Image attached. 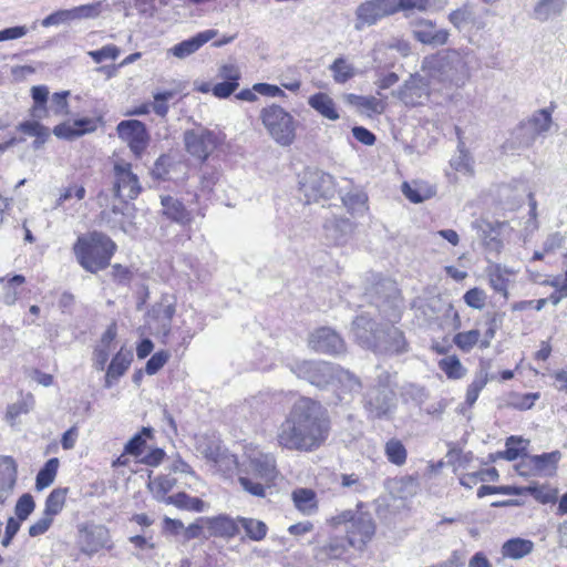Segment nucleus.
I'll list each match as a JSON object with an SVG mask.
<instances>
[{
  "mask_svg": "<svg viewBox=\"0 0 567 567\" xmlns=\"http://www.w3.org/2000/svg\"><path fill=\"white\" fill-rule=\"evenodd\" d=\"M327 410L310 398H300L277 427L276 441L288 451L313 452L324 444L330 433Z\"/></svg>",
  "mask_w": 567,
  "mask_h": 567,
  "instance_id": "f257e3e1",
  "label": "nucleus"
},
{
  "mask_svg": "<svg viewBox=\"0 0 567 567\" xmlns=\"http://www.w3.org/2000/svg\"><path fill=\"white\" fill-rule=\"evenodd\" d=\"M470 53L468 49L440 51L423 60V70L432 79L455 86H462L470 76Z\"/></svg>",
  "mask_w": 567,
  "mask_h": 567,
  "instance_id": "f03ea898",
  "label": "nucleus"
},
{
  "mask_svg": "<svg viewBox=\"0 0 567 567\" xmlns=\"http://www.w3.org/2000/svg\"><path fill=\"white\" fill-rule=\"evenodd\" d=\"M116 244L101 231H91L78 237L73 254L79 265L87 272L96 274L110 266Z\"/></svg>",
  "mask_w": 567,
  "mask_h": 567,
  "instance_id": "7ed1b4c3",
  "label": "nucleus"
},
{
  "mask_svg": "<svg viewBox=\"0 0 567 567\" xmlns=\"http://www.w3.org/2000/svg\"><path fill=\"white\" fill-rule=\"evenodd\" d=\"M362 503L355 509H347L331 518L334 526H343L348 545L362 550L375 534L377 525L369 512H363Z\"/></svg>",
  "mask_w": 567,
  "mask_h": 567,
  "instance_id": "20e7f679",
  "label": "nucleus"
},
{
  "mask_svg": "<svg viewBox=\"0 0 567 567\" xmlns=\"http://www.w3.org/2000/svg\"><path fill=\"white\" fill-rule=\"evenodd\" d=\"M363 406L372 419H389L396 409V394L391 374L382 370L364 396Z\"/></svg>",
  "mask_w": 567,
  "mask_h": 567,
  "instance_id": "39448f33",
  "label": "nucleus"
},
{
  "mask_svg": "<svg viewBox=\"0 0 567 567\" xmlns=\"http://www.w3.org/2000/svg\"><path fill=\"white\" fill-rule=\"evenodd\" d=\"M259 118L269 136L280 146L293 144L298 123L284 107L271 104L261 109Z\"/></svg>",
  "mask_w": 567,
  "mask_h": 567,
  "instance_id": "423d86ee",
  "label": "nucleus"
},
{
  "mask_svg": "<svg viewBox=\"0 0 567 567\" xmlns=\"http://www.w3.org/2000/svg\"><path fill=\"white\" fill-rule=\"evenodd\" d=\"M299 185L307 204L330 198L334 193L333 177L319 169L307 171Z\"/></svg>",
  "mask_w": 567,
  "mask_h": 567,
  "instance_id": "0eeeda50",
  "label": "nucleus"
},
{
  "mask_svg": "<svg viewBox=\"0 0 567 567\" xmlns=\"http://www.w3.org/2000/svg\"><path fill=\"white\" fill-rule=\"evenodd\" d=\"M290 370L299 379L323 388L334 381L336 365L326 361H296L290 364Z\"/></svg>",
  "mask_w": 567,
  "mask_h": 567,
  "instance_id": "6e6552de",
  "label": "nucleus"
},
{
  "mask_svg": "<svg viewBox=\"0 0 567 567\" xmlns=\"http://www.w3.org/2000/svg\"><path fill=\"white\" fill-rule=\"evenodd\" d=\"M113 194L126 202L137 198L142 190L138 177L132 172L130 163H116L113 168Z\"/></svg>",
  "mask_w": 567,
  "mask_h": 567,
  "instance_id": "1a4fd4ad",
  "label": "nucleus"
},
{
  "mask_svg": "<svg viewBox=\"0 0 567 567\" xmlns=\"http://www.w3.org/2000/svg\"><path fill=\"white\" fill-rule=\"evenodd\" d=\"M219 143L215 132L204 127L186 131L184 133V144L186 151L200 161H205L216 150Z\"/></svg>",
  "mask_w": 567,
  "mask_h": 567,
  "instance_id": "9d476101",
  "label": "nucleus"
},
{
  "mask_svg": "<svg viewBox=\"0 0 567 567\" xmlns=\"http://www.w3.org/2000/svg\"><path fill=\"white\" fill-rule=\"evenodd\" d=\"M78 545L81 553L93 556L99 550L113 547L109 529L103 525L87 524L79 527Z\"/></svg>",
  "mask_w": 567,
  "mask_h": 567,
  "instance_id": "9b49d317",
  "label": "nucleus"
},
{
  "mask_svg": "<svg viewBox=\"0 0 567 567\" xmlns=\"http://www.w3.org/2000/svg\"><path fill=\"white\" fill-rule=\"evenodd\" d=\"M175 311V305L167 300L154 305L147 315L148 333L159 338L163 343H166L171 333L172 319Z\"/></svg>",
  "mask_w": 567,
  "mask_h": 567,
  "instance_id": "f8f14e48",
  "label": "nucleus"
},
{
  "mask_svg": "<svg viewBox=\"0 0 567 567\" xmlns=\"http://www.w3.org/2000/svg\"><path fill=\"white\" fill-rule=\"evenodd\" d=\"M393 0H368L361 3L355 11V30L375 24L379 20L394 14Z\"/></svg>",
  "mask_w": 567,
  "mask_h": 567,
  "instance_id": "ddd939ff",
  "label": "nucleus"
},
{
  "mask_svg": "<svg viewBox=\"0 0 567 567\" xmlns=\"http://www.w3.org/2000/svg\"><path fill=\"white\" fill-rule=\"evenodd\" d=\"M409 344L404 333L392 324H384L379 331L373 350L385 355L401 354L408 351Z\"/></svg>",
  "mask_w": 567,
  "mask_h": 567,
  "instance_id": "4468645a",
  "label": "nucleus"
},
{
  "mask_svg": "<svg viewBox=\"0 0 567 567\" xmlns=\"http://www.w3.org/2000/svg\"><path fill=\"white\" fill-rule=\"evenodd\" d=\"M118 136L125 141L131 151L140 156L148 143V134L144 123L137 120H125L117 124Z\"/></svg>",
  "mask_w": 567,
  "mask_h": 567,
  "instance_id": "2eb2a0df",
  "label": "nucleus"
},
{
  "mask_svg": "<svg viewBox=\"0 0 567 567\" xmlns=\"http://www.w3.org/2000/svg\"><path fill=\"white\" fill-rule=\"evenodd\" d=\"M410 25L414 39L422 44L441 47L449 41V30L436 28L435 23L431 20L413 19L410 21Z\"/></svg>",
  "mask_w": 567,
  "mask_h": 567,
  "instance_id": "dca6fc26",
  "label": "nucleus"
},
{
  "mask_svg": "<svg viewBox=\"0 0 567 567\" xmlns=\"http://www.w3.org/2000/svg\"><path fill=\"white\" fill-rule=\"evenodd\" d=\"M309 347L316 352L324 354H340L346 350L343 339L332 329L322 327L309 337Z\"/></svg>",
  "mask_w": 567,
  "mask_h": 567,
  "instance_id": "f3484780",
  "label": "nucleus"
},
{
  "mask_svg": "<svg viewBox=\"0 0 567 567\" xmlns=\"http://www.w3.org/2000/svg\"><path fill=\"white\" fill-rule=\"evenodd\" d=\"M399 99L408 106H416L429 97V84L420 75H411L398 92Z\"/></svg>",
  "mask_w": 567,
  "mask_h": 567,
  "instance_id": "a211bd4d",
  "label": "nucleus"
},
{
  "mask_svg": "<svg viewBox=\"0 0 567 567\" xmlns=\"http://www.w3.org/2000/svg\"><path fill=\"white\" fill-rule=\"evenodd\" d=\"M381 327L370 317L360 315L352 322V333L359 344L365 349L373 350Z\"/></svg>",
  "mask_w": 567,
  "mask_h": 567,
  "instance_id": "6ab92c4d",
  "label": "nucleus"
},
{
  "mask_svg": "<svg viewBox=\"0 0 567 567\" xmlns=\"http://www.w3.org/2000/svg\"><path fill=\"white\" fill-rule=\"evenodd\" d=\"M18 480V465L13 457H0V505L12 496Z\"/></svg>",
  "mask_w": 567,
  "mask_h": 567,
  "instance_id": "aec40b11",
  "label": "nucleus"
},
{
  "mask_svg": "<svg viewBox=\"0 0 567 567\" xmlns=\"http://www.w3.org/2000/svg\"><path fill=\"white\" fill-rule=\"evenodd\" d=\"M218 34L215 29H208L198 32L194 37L186 39L169 49V53L178 59H185L197 52L204 44L213 40Z\"/></svg>",
  "mask_w": 567,
  "mask_h": 567,
  "instance_id": "412c9836",
  "label": "nucleus"
},
{
  "mask_svg": "<svg viewBox=\"0 0 567 567\" xmlns=\"http://www.w3.org/2000/svg\"><path fill=\"white\" fill-rule=\"evenodd\" d=\"M162 214L178 225L185 226L193 220L192 213L185 207L184 203L177 197L171 195H161Z\"/></svg>",
  "mask_w": 567,
  "mask_h": 567,
  "instance_id": "4be33fe9",
  "label": "nucleus"
},
{
  "mask_svg": "<svg viewBox=\"0 0 567 567\" xmlns=\"http://www.w3.org/2000/svg\"><path fill=\"white\" fill-rule=\"evenodd\" d=\"M133 361L131 350L123 348L112 358L105 374L104 388L110 389L121 377L125 374Z\"/></svg>",
  "mask_w": 567,
  "mask_h": 567,
  "instance_id": "5701e85b",
  "label": "nucleus"
},
{
  "mask_svg": "<svg viewBox=\"0 0 567 567\" xmlns=\"http://www.w3.org/2000/svg\"><path fill=\"white\" fill-rule=\"evenodd\" d=\"M249 472L266 484L272 482L277 475L275 457L271 454L258 453L250 458Z\"/></svg>",
  "mask_w": 567,
  "mask_h": 567,
  "instance_id": "b1692460",
  "label": "nucleus"
},
{
  "mask_svg": "<svg viewBox=\"0 0 567 567\" xmlns=\"http://www.w3.org/2000/svg\"><path fill=\"white\" fill-rule=\"evenodd\" d=\"M566 9L567 0H536L530 17L544 23L560 17Z\"/></svg>",
  "mask_w": 567,
  "mask_h": 567,
  "instance_id": "393cba45",
  "label": "nucleus"
},
{
  "mask_svg": "<svg viewBox=\"0 0 567 567\" xmlns=\"http://www.w3.org/2000/svg\"><path fill=\"white\" fill-rule=\"evenodd\" d=\"M534 547L535 545L530 539L513 537L502 545L501 553L504 558L518 560L532 554Z\"/></svg>",
  "mask_w": 567,
  "mask_h": 567,
  "instance_id": "a878e982",
  "label": "nucleus"
},
{
  "mask_svg": "<svg viewBox=\"0 0 567 567\" xmlns=\"http://www.w3.org/2000/svg\"><path fill=\"white\" fill-rule=\"evenodd\" d=\"M308 104L327 120L337 121L340 117L333 99L327 93L318 92L312 94L308 99Z\"/></svg>",
  "mask_w": 567,
  "mask_h": 567,
  "instance_id": "bb28decb",
  "label": "nucleus"
},
{
  "mask_svg": "<svg viewBox=\"0 0 567 567\" xmlns=\"http://www.w3.org/2000/svg\"><path fill=\"white\" fill-rule=\"evenodd\" d=\"M328 69L337 84H344L357 75V69L343 55L336 58Z\"/></svg>",
  "mask_w": 567,
  "mask_h": 567,
  "instance_id": "cd10ccee",
  "label": "nucleus"
},
{
  "mask_svg": "<svg viewBox=\"0 0 567 567\" xmlns=\"http://www.w3.org/2000/svg\"><path fill=\"white\" fill-rule=\"evenodd\" d=\"M560 458L561 453L553 451L540 455H532L529 462L534 463V473L536 475H551L556 471Z\"/></svg>",
  "mask_w": 567,
  "mask_h": 567,
  "instance_id": "c85d7f7f",
  "label": "nucleus"
},
{
  "mask_svg": "<svg viewBox=\"0 0 567 567\" xmlns=\"http://www.w3.org/2000/svg\"><path fill=\"white\" fill-rule=\"evenodd\" d=\"M49 87L45 85H35L31 87V97L33 100V106L30 111V115L33 118L42 120L49 115L48 101H49Z\"/></svg>",
  "mask_w": 567,
  "mask_h": 567,
  "instance_id": "c756f323",
  "label": "nucleus"
},
{
  "mask_svg": "<svg viewBox=\"0 0 567 567\" xmlns=\"http://www.w3.org/2000/svg\"><path fill=\"white\" fill-rule=\"evenodd\" d=\"M206 520L213 536L234 537L238 533L237 523L227 516L220 515Z\"/></svg>",
  "mask_w": 567,
  "mask_h": 567,
  "instance_id": "7c9ffc66",
  "label": "nucleus"
},
{
  "mask_svg": "<svg viewBox=\"0 0 567 567\" xmlns=\"http://www.w3.org/2000/svg\"><path fill=\"white\" fill-rule=\"evenodd\" d=\"M344 101L349 105L355 106L361 111H365L368 113L381 114L384 111V105L382 101L378 100L374 96H362L353 93H348L344 95Z\"/></svg>",
  "mask_w": 567,
  "mask_h": 567,
  "instance_id": "2f4dec72",
  "label": "nucleus"
},
{
  "mask_svg": "<svg viewBox=\"0 0 567 567\" xmlns=\"http://www.w3.org/2000/svg\"><path fill=\"white\" fill-rule=\"evenodd\" d=\"M164 502L166 504L174 505L177 508L196 513H202L205 509V503L200 498L189 496L185 492L169 495L164 499Z\"/></svg>",
  "mask_w": 567,
  "mask_h": 567,
  "instance_id": "473e14b6",
  "label": "nucleus"
},
{
  "mask_svg": "<svg viewBox=\"0 0 567 567\" xmlns=\"http://www.w3.org/2000/svg\"><path fill=\"white\" fill-rule=\"evenodd\" d=\"M296 507L303 514H312L317 508L316 493L309 488H298L292 493Z\"/></svg>",
  "mask_w": 567,
  "mask_h": 567,
  "instance_id": "72a5a7b5",
  "label": "nucleus"
},
{
  "mask_svg": "<svg viewBox=\"0 0 567 567\" xmlns=\"http://www.w3.org/2000/svg\"><path fill=\"white\" fill-rule=\"evenodd\" d=\"M59 468V460L56 457H52L45 462L43 467L39 471L35 477V487L41 491L48 486H50L56 476Z\"/></svg>",
  "mask_w": 567,
  "mask_h": 567,
  "instance_id": "f704fd0d",
  "label": "nucleus"
},
{
  "mask_svg": "<svg viewBox=\"0 0 567 567\" xmlns=\"http://www.w3.org/2000/svg\"><path fill=\"white\" fill-rule=\"evenodd\" d=\"M402 193L410 202L415 204L422 203L434 195L431 187L417 183L409 184L408 182L402 184Z\"/></svg>",
  "mask_w": 567,
  "mask_h": 567,
  "instance_id": "c9c22d12",
  "label": "nucleus"
},
{
  "mask_svg": "<svg viewBox=\"0 0 567 567\" xmlns=\"http://www.w3.org/2000/svg\"><path fill=\"white\" fill-rule=\"evenodd\" d=\"M524 491H527L530 494L536 495L537 488L533 487V486L523 488V487L509 486V485H505V486L482 485L477 489V497L482 498V497H484L486 495H491V494H503V495L518 496V495H522L524 493Z\"/></svg>",
  "mask_w": 567,
  "mask_h": 567,
  "instance_id": "e433bc0d",
  "label": "nucleus"
},
{
  "mask_svg": "<svg viewBox=\"0 0 567 567\" xmlns=\"http://www.w3.org/2000/svg\"><path fill=\"white\" fill-rule=\"evenodd\" d=\"M384 454L388 461L401 466L406 462L408 451L404 444L398 439H390L384 446Z\"/></svg>",
  "mask_w": 567,
  "mask_h": 567,
  "instance_id": "4c0bfd02",
  "label": "nucleus"
},
{
  "mask_svg": "<svg viewBox=\"0 0 567 567\" xmlns=\"http://www.w3.org/2000/svg\"><path fill=\"white\" fill-rule=\"evenodd\" d=\"M439 368L452 380L462 379L466 374V369L455 354L441 359L439 361Z\"/></svg>",
  "mask_w": 567,
  "mask_h": 567,
  "instance_id": "58836bf2",
  "label": "nucleus"
},
{
  "mask_svg": "<svg viewBox=\"0 0 567 567\" xmlns=\"http://www.w3.org/2000/svg\"><path fill=\"white\" fill-rule=\"evenodd\" d=\"M153 435L152 427H143L138 433L128 440L124 446V452L128 455L140 456L146 444V439H151Z\"/></svg>",
  "mask_w": 567,
  "mask_h": 567,
  "instance_id": "ea45409f",
  "label": "nucleus"
},
{
  "mask_svg": "<svg viewBox=\"0 0 567 567\" xmlns=\"http://www.w3.org/2000/svg\"><path fill=\"white\" fill-rule=\"evenodd\" d=\"M68 491L66 487L54 488L45 499L44 513L52 517L58 515L63 509Z\"/></svg>",
  "mask_w": 567,
  "mask_h": 567,
  "instance_id": "a19ab883",
  "label": "nucleus"
},
{
  "mask_svg": "<svg viewBox=\"0 0 567 567\" xmlns=\"http://www.w3.org/2000/svg\"><path fill=\"white\" fill-rule=\"evenodd\" d=\"M238 522L250 539L259 542L266 537L268 527L264 522L245 517L238 518Z\"/></svg>",
  "mask_w": 567,
  "mask_h": 567,
  "instance_id": "79ce46f5",
  "label": "nucleus"
},
{
  "mask_svg": "<svg viewBox=\"0 0 567 567\" xmlns=\"http://www.w3.org/2000/svg\"><path fill=\"white\" fill-rule=\"evenodd\" d=\"M481 332L477 329L454 334L453 343L463 352H470L476 344L480 346Z\"/></svg>",
  "mask_w": 567,
  "mask_h": 567,
  "instance_id": "37998d69",
  "label": "nucleus"
},
{
  "mask_svg": "<svg viewBox=\"0 0 567 567\" xmlns=\"http://www.w3.org/2000/svg\"><path fill=\"white\" fill-rule=\"evenodd\" d=\"M505 274H509L501 265L494 266L489 272V285L494 291L501 293L505 299L508 298L507 284L508 279Z\"/></svg>",
  "mask_w": 567,
  "mask_h": 567,
  "instance_id": "c03bdc74",
  "label": "nucleus"
},
{
  "mask_svg": "<svg viewBox=\"0 0 567 567\" xmlns=\"http://www.w3.org/2000/svg\"><path fill=\"white\" fill-rule=\"evenodd\" d=\"M522 443H524V440L522 437H517L514 435L507 437L505 443V451L497 452L496 456L507 461H515L518 457H523V455H525V446L519 447Z\"/></svg>",
  "mask_w": 567,
  "mask_h": 567,
  "instance_id": "a18cd8bd",
  "label": "nucleus"
},
{
  "mask_svg": "<svg viewBox=\"0 0 567 567\" xmlns=\"http://www.w3.org/2000/svg\"><path fill=\"white\" fill-rule=\"evenodd\" d=\"M69 12L71 21L82 19H94L97 18L102 12V2L99 1L74 7L72 9H69Z\"/></svg>",
  "mask_w": 567,
  "mask_h": 567,
  "instance_id": "49530a36",
  "label": "nucleus"
},
{
  "mask_svg": "<svg viewBox=\"0 0 567 567\" xmlns=\"http://www.w3.org/2000/svg\"><path fill=\"white\" fill-rule=\"evenodd\" d=\"M551 122L550 112L546 109H542L529 118L528 124L536 135H540L550 130Z\"/></svg>",
  "mask_w": 567,
  "mask_h": 567,
  "instance_id": "de8ad7c7",
  "label": "nucleus"
},
{
  "mask_svg": "<svg viewBox=\"0 0 567 567\" xmlns=\"http://www.w3.org/2000/svg\"><path fill=\"white\" fill-rule=\"evenodd\" d=\"M449 21L458 30L462 31L467 24L474 22V12L467 6L452 11L449 14Z\"/></svg>",
  "mask_w": 567,
  "mask_h": 567,
  "instance_id": "09e8293b",
  "label": "nucleus"
},
{
  "mask_svg": "<svg viewBox=\"0 0 567 567\" xmlns=\"http://www.w3.org/2000/svg\"><path fill=\"white\" fill-rule=\"evenodd\" d=\"M458 154L451 159V166L463 173L472 172V157L465 150L464 143L460 142L457 146Z\"/></svg>",
  "mask_w": 567,
  "mask_h": 567,
  "instance_id": "8fccbe9b",
  "label": "nucleus"
},
{
  "mask_svg": "<svg viewBox=\"0 0 567 567\" xmlns=\"http://www.w3.org/2000/svg\"><path fill=\"white\" fill-rule=\"evenodd\" d=\"M35 503L30 493L22 494L16 503L14 514L20 520H25L34 511Z\"/></svg>",
  "mask_w": 567,
  "mask_h": 567,
  "instance_id": "3c124183",
  "label": "nucleus"
},
{
  "mask_svg": "<svg viewBox=\"0 0 567 567\" xmlns=\"http://www.w3.org/2000/svg\"><path fill=\"white\" fill-rule=\"evenodd\" d=\"M25 278L22 275L12 276L4 286L3 302L8 306L13 305L18 300V291L16 288L24 284Z\"/></svg>",
  "mask_w": 567,
  "mask_h": 567,
  "instance_id": "603ef678",
  "label": "nucleus"
},
{
  "mask_svg": "<svg viewBox=\"0 0 567 567\" xmlns=\"http://www.w3.org/2000/svg\"><path fill=\"white\" fill-rule=\"evenodd\" d=\"M69 91L55 92L50 99V106L48 107L55 115H65L69 112L68 96Z\"/></svg>",
  "mask_w": 567,
  "mask_h": 567,
  "instance_id": "864d4df0",
  "label": "nucleus"
},
{
  "mask_svg": "<svg viewBox=\"0 0 567 567\" xmlns=\"http://www.w3.org/2000/svg\"><path fill=\"white\" fill-rule=\"evenodd\" d=\"M169 352L165 350H161L155 352L146 362L145 372L148 375L156 374L168 361Z\"/></svg>",
  "mask_w": 567,
  "mask_h": 567,
  "instance_id": "5fc2aeb1",
  "label": "nucleus"
},
{
  "mask_svg": "<svg viewBox=\"0 0 567 567\" xmlns=\"http://www.w3.org/2000/svg\"><path fill=\"white\" fill-rule=\"evenodd\" d=\"M241 487L249 494L258 497L265 496V482L250 476H239Z\"/></svg>",
  "mask_w": 567,
  "mask_h": 567,
  "instance_id": "6e6d98bb",
  "label": "nucleus"
},
{
  "mask_svg": "<svg viewBox=\"0 0 567 567\" xmlns=\"http://www.w3.org/2000/svg\"><path fill=\"white\" fill-rule=\"evenodd\" d=\"M334 380L340 382L350 392L357 391L360 388L359 379L348 370L341 369L340 367H336Z\"/></svg>",
  "mask_w": 567,
  "mask_h": 567,
  "instance_id": "4d7b16f0",
  "label": "nucleus"
},
{
  "mask_svg": "<svg viewBox=\"0 0 567 567\" xmlns=\"http://www.w3.org/2000/svg\"><path fill=\"white\" fill-rule=\"evenodd\" d=\"M120 49L114 44H107L99 50L90 51L87 54L95 63H101L105 60H115L120 55Z\"/></svg>",
  "mask_w": 567,
  "mask_h": 567,
  "instance_id": "13d9d810",
  "label": "nucleus"
},
{
  "mask_svg": "<svg viewBox=\"0 0 567 567\" xmlns=\"http://www.w3.org/2000/svg\"><path fill=\"white\" fill-rule=\"evenodd\" d=\"M175 95V92L173 91H163V92H157L153 95L154 97V104L152 105L153 106V111L162 116V117H165L167 112H168V105L166 104V102L171 99H173Z\"/></svg>",
  "mask_w": 567,
  "mask_h": 567,
  "instance_id": "bf43d9fd",
  "label": "nucleus"
},
{
  "mask_svg": "<svg viewBox=\"0 0 567 567\" xmlns=\"http://www.w3.org/2000/svg\"><path fill=\"white\" fill-rule=\"evenodd\" d=\"M321 551L331 559H338L346 553V543L341 538H331Z\"/></svg>",
  "mask_w": 567,
  "mask_h": 567,
  "instance_id": "052dcab7",
  "label": "nucleus"
},
{
  "mask_svg": "<svg viewBox=\"0 0 567 567\" xmlns=\"http://www.w3.org/2000/svg\"><path fill=\"white\" fill-rule=\"evenodd\" d=\"M430 0H393V8L395 13L398 11L413 10L425 11L430 7Z\"/></svg>",
  "mask_w": 567,
  "mask_h": 567,
  "instance_id": "680f3d73",
  "label": "nucleus"
},
{
  "mask_svg": "<svg viewBox=\"0 0 567 567\" xmlns=\"http://www.w3.org/2000/svg\"><path fill=\"white\" fill-rule=\"evenodd\" d=\"M100 123L101 118L94 117H82L73 121V125L75 127V131L78 132L79 137L84 134L95 132Z\"/></svg>",
  "mask_w": 567,
  "mask_h": 567,
  "instance_id": "e2e57ef3",
  "label": "nucleus"
},
{
  "mask_svg": "<svg viewBox=\"0 0 567 567\" xmlns=\"http://www.w3.org/2000/svg\"><path fill=\"white\" fill-rule=\"evenodd\" d=\"M486 295L480 288H473L465 292L464 301L474 309H482L485 306Z\"/></svg>",
  "mask_w": 567,
  "mask_h": 567,
  "instance_id": "0e129e2a",
  "label": "nucleus"
},
{
  "mask_svg": "<svg viewBox=\"0 0 567 567\" xmlns=\"http://www.w3.org/2000/svg\"><path fill=\"white\" fill-rule=\"evenodd\" d=\"M171 157L161 155L152 168V175L156 179H165L169 173Z\"/></svg>",
  "mask_w": 567,
  "mask_h": 567,
  "instance_id": "69168bd1",
  "label": "nucleus"
},
{
  "mask_svg": "<svg viewBox=\"0 0 567 567\" xmlns=\"http://www.w3.org/2000/svg\"><path fill=\"white\" fill-rule=\"evenodd\" d=\"M52 522L53 517L43 513V516L29 527V535L31 537H37L44 534L52 525Z\"/></svg>",
  "mask_w": 567,
  "mask_h": 567,
  "instance_id": "338daca9",
  "label": "nucleus"
},
{
  "mask_svg": "<svg viewBox=\"0 0 567 567\" xmlns=\"http://www.w3.org/2000/svg\"><path fill=\"white\" fill-rule=\"evenodd\" d=\"M52 132L58 138H62V140L72 141V140L79 137L78 132L75 131V127L73 125V122L72 123H70V122L61 123V124L54 126Z\"/></svg>",
  "mask_w": 567,
  "mask_h": 567,
  "instance_id": "774afa93",
  "label": "nucleus"
}]
</instances>
